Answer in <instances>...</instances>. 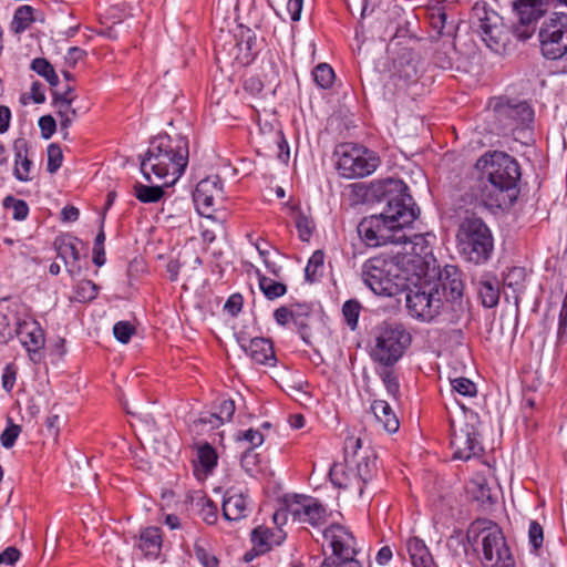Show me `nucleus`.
Masks as SVG:
<instances>
[{
    "instance_id": "obj_1",
    "label": "nucleus",
    "mask_w": 567,
    "mask_h": 567,
    "mask_svg": "<svg viewBox=\"0 0 567 567\" xmlns=\"http://www.w3.org/2000/svg\"><path fill=\"white\" fill-rule=\"evenodd\" d=\"M373 193L386 207L380 215L364 217L358 225V234L369 247L402 243V229L411 225L420 210L408 186L400 179L388 178L373 185Z\"/></svg>"
},
{
    "instance_id": "obj_2",
    "label": "nucleus",
    "mask_w": 567,
    "mask_h": 567,
    "mask_svg": "<svg viewBox=\"0 0 567 567\" xmlns=\"http://www.w3.org/2000/svg\"><path fill=\"white\" fill-rule=\"evenodd\" d=\"M475 167L478 176L472 187L474 198L489 209L512 207L520 192L518 162L505 152L493 151L482 155Z\"/></svg>"
},
{
    "instance_id": "obj_3",
    "label": "nucleus",
    "mask_w": 567,
    "mask_h": 567,
    "mask_svg": "<svg viewBox=\"0 0 567 567\" xmlns=\"http://www.w3.org/2000/svg\"><path fill=\"white\" fill-rule=\"evenodd\" d=\"M429 262L417 254H403L386 258L371 257L361 267V277L375 295L394 297L405 291L411 284L426 277Z\"/></svg>"
},
{
    "instance_id": "obj_4",
    "label": "nucleus",
    "mask_w": 567,
    "mask_h": 567,
    "mask_svg": "<svg viewBox=\"0 0 567 567\" xmlns=\"http://www.w3.org/2000/svg\"><path fill=\"white\" fill-rule=\"evenodd\" d=\"M189 142L182 134H159L150 142L141 159V173L152 183L151 174L163 181L164 186L174 185L188 164Z\"/></svg>"
},
{
    "instance_id": "obj_5",
    "label": "nucleus",
    "mask_w": 567,
    "mask_h": 567,
    "mask_svg": "<svg viewBox=\"0 0 567 567\" xmlns=\"http://www.w3.org/2000/svg\"><path fill=\"white\" fill-rule=\"evenodd\" d=\"M473 545L481 544L483 567H515L516 561L502 528L488 518L473 520L466 532Z\"/></svg>"
},
{
    "instance_id": "obj_6",
    "label": "nucleus",
    "mask_w": 567,
    "mask_h": 567,
    "mask_svg": "<svg viewBox=\"0 0 567 567\" xmlns=\"http://www.w3.org/2000/svg\"><path fill=\"white\" fill-rule=\"evenodd\" d=\"M455 238L457 251L464 260L483 265L492 257L494 237L481 217L465 216L458 224Z\"/></svg>"
},
{
    "instance_id": "obj_7",
    "label": "nucleus",
    "mask_w": 567,
    "mask_h": 567,
    "mask_svg": "<svg viewBox=\"0 0 567 567\" xmlns=\"http://www.w3.org/2000/svg\"><path fill=\"white\" fill-rule=\"evenodd\" d=\"M412 336L396 321H383L374 328L370 357L380 365H394L411 346Z\"/></svg>"
},
{
    "instance_id": "obj_8",
    "label": "nucleus",
    "mask_w": 567,
    "mask_h": 567,
    "mask_svg": "<svg viewBox=\"0 0 567 567\" xmlns=\"http://www.w3.org/2000/svg\"><path fill=\"white\" fill-rule=\"evenodd\" d=\"M424 278L405 289V302L413 318L430 322L441 313L444 302L439 285L423 282Z\"/></svg>"
},
{
    "instance_id": "obj_9",
    "label": "nucleus",
    "mask_w": 567,
    "mask_h": 567,
    "mask_svg": "<svg viewBox=\"0 0 567 567\" xmlns=\"http://www.w3.org/2000/svg\"><path fill=\"white\" fill-rule=\"evenodd\" d=\"M495 124L501 135H513L518 140L519 134L532 127L534 110L527 102L511 103L498 99L493 106Z\"/></svg>"
},
{
    "instance_id": "obj_10",
    "label": "nucleus",
    "mask_w": 567,
    "mask_h": 567,
    "mask_svg": "<svg viewBox=\"0 0 567 567\" xmlns=\"http://www.w3.org/2000/svg\"><path fill=\"white\" fill-rule=\"evenodd\" d=\"M380 165L375 152L355 144L340 146L337 169L344 178H361L372 174Z\"/></svg>"
},
{
    "instance_id": "obj_11",
    "label": "nucleus",
    "mask_w": 567,
    "mask_h": 567,
    "mask_svg": "<svg viewBox=\"0 0 567 567\" xmlns=\"http://www.w3.org/2000/svg\"><path fill=\"white\" fill-rule=\"evenodd\" d=\"M539 41L546 59H560L567 52V14L553 13L539 30Z\"/></svg>"
},
{
    "instance_id": "obj_12",
    "label": "nucleus",
    "mask_w": 567,
    "mask_h": 567,
    "mask_svg": "<svg viewBox=\"0 0 567 567\" xmlns=\"http://www.w3.org/2000/svg\"><path fill=\"white\" fill-rule=\"evenodd\" d=\"M323 539L326 545L331 549V555L324 557L322 563H334L358 560L357 555L359 548L357 539L351 530L340 524H331L324 528Z\"/></svg>"
},
{
    "instance_id": "obj_13",
    "label": "nucleus",
    "mask_w": 567,
    "mask_h": 567,
    "mask_svg": "<svg viewBox=\"0 0 567 567\" xmlns=\"http://www.w3.org/2000/svg\"><path fill=\"white\" fill-rule=\"evenodd\" d=\"M451 447L453 449V458L468 461L472 457L480 456L483 446L480 441V433L476 426L465 422L460 426L452 424Z\"/></svg>"
},
{
    "instance_id": "obj_14",
    "label": "nucleus",
    "mask_w": 567,
    "mask_h": 567,
    "mask_svg": "<svg viewBox=\"0 0 567 567\" xmlns=\"http://www.w3.org/2000/svg\"><path fill=\"white\" fill-rule=\"evenodd\" d=\"M550 0H516L513 8L518 16L514 32L520 40L529 39L535 31V23L548 10Z\"/></svg>"
},
{
    "instance_id": "obj_15",
    "label": "nucleus",
    "mask_w": 567,
    "mask_h": 567,
    "mask_svg": "<svg viewBox=\"0 0 567 567\" xmlns=\"http://www.w3.org/2000/svg\"><path fill=\"white\" fill-rule=\"evenodd\" d=\"M311 318L312 307L309 303H291L281 306L274 311L275 321L281 327L293 323L306 343H309Z\"/></svg>"
},
{
    "instance_id": "obj_16",
    "label": "nucleus",
    "mask_w": 567,
    "mask_h": 567,
    "mask_svg": "<svg viewBox=\"0 0 567 567\" xmlns=\"http://www.w3.org/2000/svg\"><path fill=\"white\" fill-rule=\"evenodd\" d=\"M290 515L295 520L319 526L324 523L327 511L316 498L305 495H293L289 502Z\"/></svg>"
},
{
    "instance_id": "obj_17",
    "label": "nucleus",
    "mask_w": 567,
    "mask_h": 567,
    "mask_svg": "<svg viewBox=\"0 0 567 567\" xmlns=\"http://www.w3.org/2000/svg\"><path fill=\"white\" fill-rule=\"evenodd\" d=\"M223 187L218 182L210 179L200 181L193 194V200L197 212L207 218H213V213L218 200L223 199Z\"/></svg>"
},
{
    "instance_id": "obj_18",
    "label": "nucleus",
    "mask_w": 567,
    "mask_h": 567,
    "mask_svg": "<svg viewBox=\"0 0 567 567\" xmlns=\"http://www.w3.org/2000/svg\"><path fill=\"white\" fill-rule=\"evenodd\" d=\"M240 348L257 364L275 367L277 357L270 339L256 337L250 340L241 339Z\"/></svg>"
},
{
    "instance_id": "obj_19",
    "label": "nucleus",
    "mask_w": 567,
    "mask_h": 567,
    "mask_svg": "<svg viewBox=\"0 0 567 567\" xmlns=\"http://www.w3.org/2000/svg\"><path fill=\"white\" fill-rule=\"evenodd\" d=\"M75 99L74 87L70 84L63 91L52 89V106L60 118V126L63 128H70L78 117V112L72 106Z\"/></svg>"
},
{
    "instance_id": "obj_20",
    "label": "nucleus",
    "mask_w": 567,
    "mask_h": 567,
    "mask_svg": "<svg viewBox=\"0 0 567 567\" xmlns=\"http://www.w3.org/2000/svg\"><path fill=\"white\" fill-rule=\"evenodd\" d=\"M286 533L279 527H267L258 526L252 529L250 539L254 545L252 550L256 555L265 554L272 549L275 546H279L286 539Z\"/></svg>"
},
{
    "instance_id": "obj_21",
    "label": "nucleus",
    "mask_w": 567,
    "mask_h": 567,
    "mask_svg": "<svg viewBox=\"0 0 567 567\" xmlns=\"http://www.w3.org/2000/svg\"><path fill=\"white\" fill-rule=\"evenodd\" d=\"M16 332L21 344L30 354L37 355L44 348V331L37 321L19 322Z\"/></svg>"
},
{
    "instance_id": "obj_22",
    "label": "nucleus",
    "mask_w": 567,
    "mask_h": 567,
    "mask_svg": "<svg viewBox=\"0 0 567 567\" xmlns=\"http://www.w3.org/2000/svg\"><path fill=\"white\" fill-rule=\"evenodd\" d=\"M394 70L392 78L400 89H406L419 80V60L411 53L402 54L395 61Z\"/></svg>"
},
{
    "instance_id": "obj_23",
    "label": "nucleus",
    "mask_w": 567,
    "mask_h": 567,
    "mask_svg": "<svg viewBox=\"0 0 567 567\" xmlns=\"http://www.w3.org/2000/svg\"><path fill=\"white\" fill-rule=\"evenodd\" d=\"M440 286L442 288V297L464 298V281L462 270L454 265H446L439 276Z\"/></svg>"
},
{
    "instance_id": "obj_24",
    "label": "nucleus",
    "mask_w": 567,
    "mask_h": 567,
    "mask_svg": "<svg viewBox=\"0 0 567 567\" xmlns=\"http://www.w3.org/2000/svg\"><path fill=\"white\" fill-rule=\"evenodd\" d=\"M136 546L150 560L159 558L163 547V534L159 527L148 526L141 530Z\"/></svg>"
},
{
    "instance_id": "obj_25",
    "label": "nucleus",
    "mask_w": 567,
    "mask_h": 567,
    "mask_svg": "<svg viewBox=\"0 0 567 567\" xmlns=\"http://www.w3.org/2000/svg\"><path fill=\"white\" fill-rule=\"evenodd\" d=\"M79 243H81V241L78 238L72 237V236L58 238L54 241L58 257L64 261L66 270L70 274H79L81 270V267L79 265V261H80V251L78 248Z\"/></svg>"
},
{
    "instance_id": "obj_26",
    "label": "nucleus",
    "mask_w": 567,
    "mask_h": 567,
    "mask_svg": "<svg viewBox=\"0 0 567 567\" xmlns=\"http://www.w3.org/2000/svg\"><path fill=\"white\" fill-rule=\"evenodd\" d=\"M355 462V468L350 470V474L355 480L358 495L362 497L365 485L373 480L378 472L377 457L374 455H365Z\"/></svg>"
},
{
    "instance_id": "obj_27",
    "label": "nucleus",
    "mask_w": 567,
    "mask_h": 567,
    "mask_svg": "<svg viewBox=\"0 0 567 567\" xmlns=\"http://www.w3.org/2000/svg\"><path fill=\"white\" fill-rule=\"evenodd\" d=\"M28 142L23 137H19L13 142L14 167L13 175L20 182L31 181L30 172L33 165L28 157Z\"/></svg>"
},
{
    "instance_id": "obj_28",
    "label": "nucleus",
    "mask_w": 567,
    "mask_h": 567,
    "mask_svg": "<svg viewBox=\"0 0 567 567\" xmlns=\"http://www.w3.org/2000/svg\"><path fill=\"white\" fill-rule=\"evenodd\" d=\"M223 516L227 520H239L248 515V502L244 494L226 492L223 502Z\"/></svg>"
},
{
    "instance_id": "obj_29",
    "label": "nucleus",
    "mask_w": 567,
    "mask_h": 567,
    "mask_svg": "<svg viewBox=\"0 0 567 567\" xmlns=\"http://www.w3.org/2000/svg\"><path fill=\"white\" fill-rule=\"evenodd\" d=\"M406 550L413 567H437L432 554L422 539L417 537L410 538L406 542Z\"/></svg>"
},
{
    "instance_id": "obj_30",
    "label": "nucleus",
    "mask_w": 567,
    "mask_h": 567,
    "mask_svg": "<svg viewBox=\"0 0 567 567\" xmlns=\"http://www.w3.org/2000/svg\"><path fill=\"white\" fill-rule=\"evenodd\" d=\"M477 295L485 308H494L499 301V284L495 277L485 275L477 282Z\"/></svg>"
},
{
    "instance_id": "obj_31",
    "label": "nucleus",
    "mask_w": 567,
    "mask_h": 567,
    "mask_svg": "<svg viewBox=\"0 0 567 567\" xmlns=\"http://www.w3.org/2000/svg\"><path fill=\"white\" fill-rule=\"evenodd\" d=\"M371 411L386 432L395 433L399 430V420L386 401L374 400L371 404Z\"/></svg>"
},
{
    "instance_id": "obj_32",
    "label": "nucleus",
    "mask_w": 567,
    "mask_h": 567,
    "mask_svg": "<svg viewBox=\"0 0 567 567\" xmlns=\"http://www.w3.org/2000/svg\"><path fill=\"white\" fill-rule=\"evenodd\" d=\"M446 320L453 324L461 322H468L470 316V301L465 298H450L443 300Z\"/></svg>"
},
{
    "instance_id": "obj_33",
    "label": "nucleus",
    "mask_w": 567,
    "mask_h": 567,
    "mask_svg": "<svg viewBox=\"0 0 567 567\" xmlns=\"http://www.w3.org/2000/svg\"><path fill=\"white\" fill-rule=\"evenodd\" d=\"M480 33L485 44L493 51L497 52L502 45L501 34L502 28L496 22H492L489 17L480 20Z\"/></svg>"
},
{
    "instance_id": "obj_34",
    "label": "nucleus",
    "mask_w": 567,
    "mask_h": 567,
    "mask_svg": "<svg viewBox=\"0 0 567 567\" xmlns=\"http://www.w3.org/2000/svg\"><path fill=\"white\" fill-rule=\"evenodd\" d=\"M197 464L195 471H202L204 475L210 474L217 465L216 450L209 443L198 444L197 447Z\"/></svg>"
},
{
    "instance_id": "obj_35",
    "label": "nucleus",
    "mask_w": 567,
    "mask_h": 567,
    "mask_svg": "<svg viewBox=\"0 0 567 567\" xmlns=\"http://www.w3.org/2000/svg\"><path fill=\"white\" fill-rule=\"evenodd\" d=\"M467 489L473 498L482 504H493L495 502V497L488 486L487 480L482 475H476L472 478Z\"/></svg>"
},
{
    "instance_id": "obj_36",
    "label": "nucleus",
    "mask_w": 567,
    "mask_h": 567,
    "mask_svg": "<svg viewBox=\"0 0 567 567\" xmlns=\"http://www.w3.org/2000/svg\"><path fill=\"white\" fill-rule=\"evenodd\" d=\"M256 275L259 289L268 300H274L286 295L287 286L285 284L265 276L260 270H257Z\"/></svg>"
},
{
    "instance_id": "obj_37",
    "label": "nucleus",
    "mask_w": 567,
    "mask_h": 567,
    "mask_svg": "<svg viewBox=\"0 0 567 567\" xmlns=\"http://www.w3.org/2000/svg\"><path fill=\"white\" fill-rule=\"evenodd\" d=\"M164 185H144L142 183L134 184V196L144 204L158 203L164 196Z\"/></svg>"
},
{
    "instance_id": "obj_38",
    "label": "nucleus",
    "mask_w": 567,
    "mask_h": 567,
    "mask_svg": "<svg viewBox=\"0 0 567 567\" xmlns=\"http://www.w3.org/2000/svg\"><path fill=\"white\" fill-rule=\"evenodd\" d=\"M393 365H380L377 369V374L381 379L388 394L393 399L400 396V383L395 371L392 369Z\"/></svg>"
},
{
    "instance_id": "obj_39",
    "label": "nucleus",
    "mask_w": 567,
    "mask_h": 567,
    "mask_svg": "<svg viewBox=\"0 0 567 567\" xmlns=\"http://www.w3.org/2000/svg\"><path fill=\"white\" fill-rule=\"evenodd\" d=\"M311 74L316 85L322 90L331 89L336 80L334 70L328 63H319Z\"/></svg>"
},
{
    "instance_id": "obj_40",
    "label": "nucleus",
    "mask_w": 567,
    "mask_h": 567,
    "mask_svg": "<svg viewBox=\"0 0 567 567\" xmlns=\"http://www.w3.org/2000/svg\"><path fill=\"white\" fill-rule=\"evenodd\" d=\"M33 12L34 9L31 6L19 7L13 14L12 31L14 33L24 32L34 21Z\"/></svg>"
},
{
    "instance_id": "obj_41",
    "label": "nucleus",
    "mask_w": 567,
    "mask_h": 567,
    "mask_svg": "<svg viewBox=\"0 0 567 567\" xmlns=\"http://www.w3.org/2000/svg\"><path fill=\"white\" fill-rule=\"evenodd\" d=\"M324 264V254L322 250H316L309 258L305 268V278L308 282H316L322 276Z\"/></svg>"
},
{
    "instance_id": "obj_42",
    "label": "nucleus",
    "mask_w": 567,
    "mask_h": 567,
    "mask_svg": "<svg viewBox=\"0 0 567 567\" xmlns=\"http://www.w3.org/2000/svg\"><path fill=\"white\" fill-rule=\"evenodd\" d=\"M31 69L37 74L44 78L52 87H55L59 84V76L55 73L53 65L47 59H33L31 62Z\"/></svg>"
},
{
    "instance_id": "obj_43",
    "label": "nucleus",
    "mask_w": 567,
    "mask_h": 567,
    "mask_svg": "<svg viewBox=\"0 0 567 567\" xmlns=\"http://www.w3.org/2000/svg\"><path fill=\"white\" fill-rule=\"evenodd\" d=\"M2 205L6 209L12 210V218L18 221L27 219L29 215V206L25 200L18 199L12 195L3 198Z\"/></svg>"
},
{
    "instance_id": "obj_44",
    "label": "nucleus",
    "mask_w": 567,
    "mask_h": 567,
    "mask_svg": "<svg viewBox=\"0 0 567 567\" xmlns=\"http://www.w3.org/2000/svg\"><path fill=\"white\" fill-rule=\"evenodd\" d=\"M295 223L300 240L308 243L315 230L313 220L308 217L305 213L298 209L295 213Z\"/></svg>"
},
{
    "instance_id": "obj_45",
    "label": "nucleus",
    "mask_w": 567,
    "mask_h": 567,
    "mask_svg": "<svg viewBox=\"0 0 567 567\" xmlns=\"http://www.w3.org/2000/svg\"><path fill=\"white\" fill-rule=\"evenodd\" d=\"M75 300L79 302H90L97 297L99 287L91 280H81L75 286Z\"/></svg>"
},
{
    "instance_id": "obj_46",
    "label": "nucleus",
    "mask_w": 567,
    "mask_h": 567,
    "mask_svg": "<svg viewBox=\"0 0 567 567\" xmlns=\"http://www.w3.org/2000/svg\"><path fill=\"white\" fill-rule=\"evenodd\" d=\"M360 311L361 305L354 299L347 300L342 306L344 321L351 330H354L358 326Z\"/></svg>"
},
{
    "instance_id": "obj_47",
    "label": "nucleus",
    "mask_w": 567,
    "mask_h": 567,
    "mask_svg": "<svg viewBox=\"0 0 567 567\" xmlns=\"http://www.w3.org/2000/svg\"><path fill=\"white\" fill-rule=\"evenodd\" d=\"M452 391L466 398H474L477 394L476 384L467 378H455L451 380Z\"/></svg>"
},
{
    "instance_id": "obj_48",
    "label": "nucleus",
    "mask_w": 567,
    "mask_h": 567,
    "mask_svg": "<svg viewBox=\"0 0 567 567\" xmlns=\"http://www.w3.org/2000/svg\"><path fill=\"white\" fill-rule=\"evenodd\" d=\"M21 426L14 424L12 419H8L7 426L0 435L1 445L6 449H11L21 433Z\"/></svg>"
},
{
    "instance_id": "obj_49",
    "label": "nucleus",
    "mask_w": 567,
    "mask_h": 567,
    "mask_svg": "<svg viewBox=\"0 0 567 567\" xmlns=\"http://www.w3.org/2000/svg\"><path fill=\"white\" fill-rule=\"evenodd\" d=\"M544 542V529L542 525L536 520H530L528 527V543L532 547V551L538 553Z\"/></svg>"
},
{
    "instance_id": "obj_50",
    "label": "nucleus",
    "mask_w": 567,
    "mask_h": 567,
    "mask_svg": "<svg viewBox=\"0 0 567 567\" xmlns=\"http://www.w3.org/2000/svg\"><path fill=\"white\" fill-rule=\"evenodd\" d=\"M135 333V327L128 321H118L113 327V334L121 343H127Z\"/></svg>"
},
{
    "instance_id": "obj_51",
    "label": "nucleus",
    "mask_w": 567,
    "mask_h": 567,
    "mask_svg": "<svg viewBox=\"0 0 567 567\" xmlns=\"http://www.w3.org/2000/svg\"><path fill=\"white\" fill-rule=\"evenodd\" d=\"M63 161L62 150L58 144L48 146V172L53 174L61 167Z\"/></svg>"
},
{
    "instance_id": "obj_52",
    "label": "nucleus",
    "mask_w": 567,
    "mask_h": 567,
    "mask_svg": "<svg viewBox=\"0 0 567 567\" xmlns=\"http://www.w3.org/2000/svg\"><path fill=\"white\" fill-rule=\"evenodd\" d=\"M199 516L206 524L214 525L218 519L217 505L209 498L204 499Z\"/></svg>"
},
{
    "instance_id": "obj_53",
    "label": "nucleus",
    "mask_w": 567,
    "mask_h": 567,
    "mask_svg": "<svg viewBox=\"0 0 567 567\" xmlns=\"http://www.w3.org/2000/svg\"><path fill=\"white\" fill-rule=\"evenodd\" d=\"M18 369L13 363H8L2 372L1 383L2 389L7 393H11L17 381Z\"/></svg>"
},
{
    "instance_id": "obj_54",
    "label": "nucleus",
    "mask_w": 567,
    "mask_h": 567,
    "mask_svg": "<svg viewBox=\"0 0 567 567\" xmlns=\"http://www.w3.org/2000/svg\"><path fill=\"white\" fill-rule=\"evenodd\" d=\"M350 470L351 468L342 471V478H339L338 471L333 470V472L331 473V475L333 476L332 483L341 488L353 489L358 492L355 480L353 478V475L350 474Z\"/></svg>"
},
{
    "instance_id": "obj_55",
    "label": "nucleus",
    "mask_w": 567,
    "mask_h": 567,
    "mask_svg": "<svg viewBox=\"0 0 567 567\" xmlns=\"http://www.w3.org/2000/svg\"><path fill=\"white\" fill-rule=\"evenodd\" d=\"M39 127L42 137L49 140L56 131V122L52 115H43L39 120Z\"/></svg>"
},
{
    "instance_id": "obj_56",
    "label": "nucleus",
    "mask_w": 567,
    "mask_h": 567,
    "mask_svg": "<svg viewBox=\"0 0 567 567\" xmlns=\"http://www.w3.org/2000/svg\"><path fill=\"white\" fill-rule=\"evenodd\" d=\"M235 410V402L231 399H223L217 406L219 420H223L224 422L230 421Z\"/></svg>"
},
{
    "instance_id": "obj_57",
    "label": "nucleus",
    "mask_w": 567,
    "mask_h": 567,
    "mask_svg": "<svg viewBox=\"0 0 567 567\" xmlns=\"http://www.w3.org/2000/svg\"><path fill=\"white\" fill-rule=\"evenodd\" d=\"M238 440L247 441L250 444V449L257 447L262 444L264 435L259 430L249 429L238 434Z\"/></svg>"
},
{
    "instance_id": "obj_58",
    "label": "nucleus",
    "mask_w": 567,
    "mask_h": 567,
    "mask_svg": "<svg viewBox=\"0 0 567 567\" xmlns=\"http://www.w3.org/2000/svg\"><path fill=\"white\" fill-rule=\"evenodd\" d=\"M567 336V295L564 298L563 306L559 312V322L557 338L559 342H564Z\"/></svg>"
},
{
    "instance_id": "obj_59",
    "label": "nucleus",
    "mask_w": 567,
    "mask_h": 567,
    "mask_svg": "<svg viewBox=\"0 0 567 567\" xmlns=\"http://www.w3.org/2000/svg\"><path fill=\"white\" fill-rule=\"evenodd\" d=\"M290 501H291V497H287L285 499V505L281 506L280 508H278L272 514V520H274V524L276 525L275 527L281 528L287 523L288 515H290V511H289V502Z\"/></svg>"
},
{
    "instance_id": "obj_60",
    "label": "nucleus",
    "mask_w": 567,
    "mask_h": 567,
    "mask_svg": "<svg viewBox=\"0 0 567 567\" xmlns=\"http://www.w3.org/2000/svg\"><path fill=\"white\" fill-rule=\"evenodd\" d=\"M195 554L203 567H218V560L216 556L208 553L205 548L196 546Z\"/></svg>"
},
{
    "instance_id": "obj_61",
    "label": "nucleus",
    "mask_w": 567,
    "mask_h": 567,
    "mask_svg": "<svg viewBox=\"0 0 567 567\" xmlns=\"http://www.w3.org/2000/svg\"><path fill=\"white\" fill-rule=\"evenodd\" d=\"M21 553L14 546L7 547L3 551L0 553V565H14L20 559Z\"/></svg>"
},
{
    "instance_id": "obj_62",
    "label": "nucleus",
    "mask_w": 567,
    "mask_h": 567,
    "mask_svg": "<svg viewBox=\"0 0 567 567\" xmlns=\"http://www.w3.org/2000/svg\"><path fill=\"white\" fill-rule=\"evenodd\" d=\"M243 308V297L239 293L231 295L225 306L224 309L231 316H236L241 311Z\"/></svg>"
},
{
    "instance_id": "obj_63",
    "label": "nucleus",
    "mask_w": 567,
    "mask_h": 567,
    "mask_svg": "<svg viewBox=\"0 0 567 567\" xmlns=\"http://www.w3.org/2000/svg\"><path fill=\"white\" fill-rule=\"evenodd\" d=\"M85 56V51L78 47H72L65 54V63L70 68H74L76 63Z\"/></svg>"
},
{
    "instance_id": "obj_64",
    "label": "nucleus",
    "mask_w": 567,
    "mask_h": 567,
    "mask_svg": "<svg viewBox=\"0 0 567 567\" xmlns=\"http://www.w3.org/2000/svg\"><path fill=\"white\" fill-rule=\"evenodd\" d=\"M361 446H362L361 439L354 437V436L347 437L344 441V453H346L347 457H349L350 455L352 457H355L358 450H360Z\"/></svg>"
}]
</instances>
